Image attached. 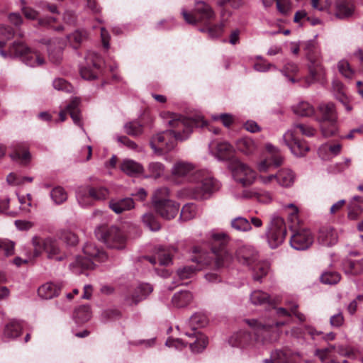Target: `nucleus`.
Returning <instances> with one entry per match:
<instances>
[{"label":"nucleus","instance_id":"nucleus-1","mask_svg":"<svg viewBox=\"0 0 363 363\" xmlns=\"http://www.w3.org/2000/svg\"><path fill=\"white\" fill-rule=\"evenodd\" d=\"M162 117L172 129L157 134L150 140L151 148L159 154L174 149L177 140L187 139L194 127H203L206 125V121L203 119L200 121L198 119L188 118L176 113H164Z\"/></svg>","mask_w":363,"mask_h":363},{"label":"nucleus","instance_id":"nucleus-2","mask_svg":"<svg viewBox=\"0 0 363 363\" xmlns=\"http://www.w3.org/2000/svg\"><path fill=\"white\" fill-rule=\"evenodd\" d=\"M192 179L187 191L193 199H206L219 189L218 182L203 171L198 172Z\"/></svg>","mask_w":363,"mask_h":363},{"label":"nucleus","instance_id":"nucleus-3","mask_svg":"<svg viewBox=\"0 0 363 363\" xmlns=\"http://www.w3.org/2000/svg\"><path fill=\"white\" fill-rule=\"evenodd\" d=\"M85 257L78 256L74 261L70 263L69 267L76 274H80L83 269L94 268V261L103 262L107 259L104 251L99 249L95 244L88 242L83 247Z\"/></svg>","mask_w":363,"mask_h":363},{"label":"nucleus","instance_id":"nucleus-4","mask_svg":"<svg viewBox=\"0 0 363 363\" xmlns=\"http://www.w3.org/2000/svg\"><path fill=\"white\" fill-rule=\"evenodd\" d=\"M206 323V318L201 313H194L188 320L187 325L192 331L185 332V335L189 337L195 339L193 342L189 343L192 352H201L208 345L207 337L196 331L197 328L205 326Z\"/></svg>","mask_w":363,"mask_h":363},{"label":"nucleus","instance_id":"nucleus-5","mask_svg":"<svg viewBox=\"0 0 363 363\" xmlns=\"http://www.w3.org/2000/svg\"><path fill=\"white\" fill-rule=\"evenodd\" d=\"M306 57L309 62L308 69L309 75L306 78V83L311 84L320 80L325 75V69L320 60V52L315 47L313 42L309 41L306 44Z\"/></svg>","mask_w":363,"mask_h":363},{"label":"nucleus","instance_id":"nucleus-6","mask_svg":"<svg viewBox=\"0 0 363 363\" xmlns=\"http://www.w3.org/2000/svg\"><path fill=\"white\" fill-rule=\"evenodd\" d=\"M213 240L212 251L215 255V264L217 268L228 266L233 260V256L226 248L230 240L225 233H213L211 235Z\"/></svg>","mask_w":363,"mask_h":363},{"label":"nucleus","instance_id":"nucleus-7","mask_svg":"<svg viewBox=\"0 0 363 363\" xmlns=\"http://www.w3.org/2000/svg\"><path fill=\"white\" fill-rule=\"evenodd\" d=\"M95 234L109 248L122 250L125 247L126 238L116 226H99L95 230Z\"/></svg>","mask_w":363,"mask_h":363},{"label":"nucleus","instance_id":"nucleus-8","mask_svg":"<svg viewBox=\"0 0 363 363\" xmlns=\"http://www.w3.org/2000/svg\"><path fill=\"white\" fill-rule=\"evenodd\" d=\"M32 244L34 247L33 257H38L43 251L47 253L49 259L62 261L65 258V255L62 252L59 243L56 239L46 238L43 239L35 236L32 238Z\"/></svg>","mask_w":363,"mask_h":363},{"label":"nucleus","instance_id":"nucleus-9","mask_svg":"<svg viewBox=\"0 0 363 363\" xmlns=\"http://www.w3.org/2000/svg\"><path fill=\"white\" fill-rule=\"evenodd\" d=\"M182 15L186 23L191 25H196L198 23L208 24L216 16L211 6L203 1L195 2L193 13L183 9Z\"/></svg>","mask_w":363,"mask_h":363},{"label":"nucleus","instance_id":"nucleus-10","mask_svg":"<svg viewBox=\"0 0 363 363\" xmlns=\"http://www.w3.org/2000/svg\"><path fill=\"white\" fill-rule=\"evenodd\" d=\"M286 235V227L284 219L272 216L267 230V241L271 248H277L281 245Z\"/></svg>","mask_w":363,"mask_h":363},{"label":"nucleus","instance_id":"nucleus-11","mask_svg":"<svg viewBox=\"0 0 363 363\" xmlns=\"http://www.w3.org/2000/svg\"><path fill=\"white\" fill-rule=\"evenodd\" d=\"M266 155L258 164V170L261 172H266L272 169L277 168L284 162V157L281 155L278 147L271 143L265 145Z\"/></svg>","mask_w":363,"mask_h":363},{"label":"nucleus","instance_id":"nucleus-12","mask_svg":"<svg viewBox=\"0 0 363 363\" xmlns=\"http://www.w3.org/2000/svg\"><path fill=\"white\" fill-rule=\"evenodd\" d=\"M230 169L235 180L243 186L250 185L255 179V172L248 165L238 160L231 162Z\"/></svg>","mask_w":363,"mask_h":363},{"label":"nucleus","instance_id":"nucleus-13","mask_svg":"<svg viewBox=\"0 0 363 363\" xmlns=\"http://www.w3.org/2000/svg\"><path fill=\"white\" fill-rule=\"evenodd\" d=\"M200 171L196 170V167L192 162L178 160L173 164L171 174L174 179L189 184L193 180L192 177Z\"/></svg>","mask_w":363,"mask_h":363},{"label":"nucleus","instance_id":"nucleus-14","mask_svg":"<svg viewBox=\"0 0 363 363\" xmlns=\"http://www.w3.org/2000/svg\"><path fill=\"white\" fill-rule=\"evenodd\" d=\"M86 65L81 67L82 78L87 80L94 79L99 74L102 64L101 57L94 51H89L85 57Z\"/></svg>","mask_w":363,"mask_h":363},{"label":"nucleus","instance_id":"nucleus-15","mask_svg":"<svg viewBox=\"0 0 363 363\" xmlns=\"http://www.w3.org/2000/svg\"><path fill=\"white\" fill-rule=\"evenodd\" d=\"M293 234L290 239L291 246L297 250H305L313 242V237L309 230L300 228L292 230Z\"/></svg>","mask_w":363,"mask_h":363},{"label":"nucleus","instance_id":"nucleus-16","mask_svg":"<svg viewBox=\"0 0 363 363\" xmlns=\"http://www.w3.org/2000/svg\"><path fill=\"white\" fill-rule=\"evenodd\" d=\"M284 144L290 149L291 153L296 157L304 156L309 150L306 143L293 135V132L286 131L283 135Z\"/></svg>","mask_w":363,"mask_h":363},{"label":"nucleus","instance_id":"nucleus-17","mask_svg":"<svg viewBox=\"0 0 363 363\" xmlns=\"http://www.w3.org/2000/svg\"><path fill=\"white\" fill-rule=\"evenodd\" d=\"M153 290L152 286L147 283L141 284L134 290L131 295L125 298L126 304L129 306L136 305L142 300L146 298Z\"/></svg>","mask_w":363,"mask_h":363},{"label":"nucleus","instance_id":"nucleus-18","mask_svg":"<svg viewBox=\"0 0 363 363\" xmlns=\"http://www.w3.org/2000/svg\"><path fill=\"white\" fill-rule=\"evenodd\" d=\"M236 257L239 262L243 265L251 266L257 261V252L250 245H244L238 249Z\"/></svg>","mask_w":363,"mask_h":363},{"label":"nucleus","instance_id":"nucleus-19","mask_svg":"<svg viewBox=\"0 0 363 363\" xmlns=\"http://www.w3.org/2000/svg\"><path fill=\"white\" fill-rule=\"evenodd\" d=\"M180 208L179 203L174 201H167L154 208L155 212L162 218L165 220H172L174 218Z\"/></svg>","mask_w":363,"mask_h":363},{"label":"nucleus","instance_id":"nucleus-20","mask_svg":"<svg viewBox=\"0 0 363 363\" xmlns=\"http://www.w3.org/2000/svg\"><path fill=\"white\" fill-rule=\"evenodd\" d=\"M354 9L352 0H337L335 16L339 19L348 18L353 15Z\"/></svg>","mask_w":363,"mask_h":363},{"label":"nucleus","instance_id":"nucleus-21","mask_svg":"<svg viewBox=\"0 0 363 363\" xmlns=\"http://www.w3.org/2000/svg\"><path fill=\"white\" fill-rule=\"evenodd\" d=\"M246 323L252 328L253 333H255L256 341L264 342L265 335L270 332V329L272 325L263 324L257 320H246Z\"/></svg>","mask_w":363,"mask_h":363},{"label":"nucleus","instance_id":"nucleus-22","mask_svg":"<svg viewBox=\"0 0 363 363\" xmlns=\"http://www.w3.org/2000/svg\"><path fill=\"white\" fill-rule=\"evenodd\" d=\"M318 241L323 246H332L337 242V233L330 227H323L319 231Z\"/></svg>","mask_w":363,"mask_h":363},{"label":"nucleus","instance_id":"nucleus-23","mask_svg":"<svg viewBox=\"0 0 363 363\" xmlns=\"http://www.w3.org/2000/svg\"><path fill=\"white\" fill-rule=\"evenodd\" d=\"M209 147L215 156L220 160L228 159L232 154L233 147L227 142L211 143Z\"/></svg>","mask_w":363,"mask_h":363},{"label":"nucleus","instance_id":"nucleus-24","mask_svg":"<svg viewBox=\"0 0 363 363\" xmlns=\"http://www.w3.org/2000/svg\"><path fill=\"white\" fill-rule=\"evenodd\" d=\"M21 54L24 55L22 61L30 67L40 66L44 64V58L37 51H33L28 48H22Z\"/></svg>","mask_w":363,"mask_h":363},{"label":"nucleus","instance_id":"nucleus-25","mask_svg":"<svg viewBox=\"0 0 363 363\" xmlns=\"http://www.w3.org/2000/svg\"><path fill=\"white\" fill-rule=\"evenodd\" d=\"M110 208L117 214L130 211L135 207V202L131 198H124L119 200H111L109 202Z\"/></svg>","mask_w":363,"mask_h":363},{"label":"nucleus","instance_id":"nucleus-26","mask_svg":"<svg viewBox=\"0 0 363 363\" xmlns=\"http://www.w3.org/2000/svg\"><path fill=\"white\" fill-rule=\"evenodd\" d=\"M121 170L127 175L137 177L144 172V168L140 163L133 160H124L121 164Z\"/></svg>","mask_w":363,"mask_h":363},{"label":"nucleus","instance_id":"nucleus-27","mask_svg":"<svg viewBox=\"0 0 363 363\" xmlns=\"http://www.w3.org/2000/svg\"><path fill=\"white\" fill-rule=\"evenodd\" d=\"M60 289L58 284L48 282L38 288V293L42 298L51 299L59 295Z\"/></svg>","mask_w":363,"mask_h":363},{"label":"nucleus","instance_id":"nucleus-28","mask_svg":"<svg viewBox=\"0 0 363 363\" xmlns=\"http://www.w3.org/2000/svg\"><path fill=\"white\" fill-rule=\"evenodd\" d=\"M318 111L321 115V117L318 119V122L337 121L335 105L333 103H323L320 104Z\"/></svg>","mask_w":363,"mask_h":363},{"label":"nucleus","instance_id":"nucleus-29","mask_svg":"<svg viewBox=\"0 0 363 363\" xmlns=\"http://www.w3.org/2000/svg\"><path fill=\"white\" fill-rule=\"evenodd\" d=\"M169 190L167 187H160L156 189L151 198L152 206L153 208L167 203V201H172V200L169 199Z\"/></svg>","mask_w":363,"mask_h":363},{"label":"nucleus","instance_id":"nucleus-30","mask_svg":"<svg viewBox=\"0 0 363 363\" xmlns=\"http://www.w3.org/2000/svg\"><path fill=\"white\" fill-rule=\"evenodd\" d=\"M22 326L20 323L12 320L6 324L3 332V338L5 340H10L18 337L21 333Z\"/></svg>","mask_w":363,"mask_h":363},{"label":"nucleus","instance_id":"nucleus-31","mask_svg":"<svg viewBox=\"0 0 363 363\" xmlns=\"http://www.w3.org/2000/svg\"><path fill=\"white\" fill-rule=\"evenodd\" d=\"M342 268L345 274L349 275H358L363 272V259H346L342 263Z\"/></svg>","mask_w":363,"mask_h":363},{"label":"nucleus","instance_id":"nucleus-32","mask_svg":"<svg viewBox=\"0 0 363 363\" xmlns=\"http://www.w3.org/2000/svg\"><path fill=\"white\" fill-rule=\"evenodd\" d=\"M236 147L239 151L247 155L253 154L257 149L256 143L247 137L239 139L236 143Z\"/></svg>","mask_w":363,"mask_h":363},{"label":"nucleus","instance_id":"nucleus-33","mask_svg":"<svg viewBox=\"0 0 363 363\" xmlns=\"http://www.w3.org/2000/svg\"><path fill=\"white\" fill-rule=\"evenodd\" d=\"M295 180L294 172L287 168H284L277 173V182L281 186L289 187L291 186Z\"/></svg>","mask_w":363,"mask_h":363},{"label":"nucleus","instance_id":"nucleus-34","mask_svg":"<svg viewBox=\"0 0 363 363\" xmlns=\"http://www.w3.org/2000/svg\"><path fill=\"white\" fill-rule=\"evenodd\" d=\"M79 98L74 97L72 99L70 103L67 105L65 109L70 115V117L72 118L74 124L79 126H82V125L81 123V113L79 109Z\"/></svg>","mask_w":363,"mask_h":363},{"label":"nucleus","instance_id":"nucleus-35","mask_svg":"<svg viewBox=\"0 0 363 363\" xmlns=\"http://www.w3.org/2000/svg\"><path fill=\"white\" fill-rule=\"evenodd\" d=\"M193 299L192 294L188 291H181L176 293L172 297V304L177 308H183L188 306Z\"/></svg>","mask_w":363,"mask_h":363},{"label":"nucleus","instance_id":"nucleus-36","mask_svg":"<svg viewBox=\"0 0 363 363\" xmlns=\"http://www.w3.org/2000/svg\"><path fill=\"white\" fill-rule=\"evenodd\" d=\"M250 334L240 331L232 335L229 339V343L233 347H245L250 344Z\"/></svg>","mask_w":363,"mask_h":363},{"label":"nucleus","instance_id":"nucleus-37","mask_svg":"<svg viewBox=\"0 0 363 363\" xmlns=\"http://www.w3.org/2000/svg\"><path fill=\"white\" fill-rule=\"evenodd\" d=\"M90 186L80 187L76 192L77 201L82 207H86L93 204V198L89 195Z\"/></svg>","mask_w":363,"mask_h":363},{"label":"nucleus","instance_id":"nucleus-38","mask_svg":"<svg viewBox=\"0 0 363 363\" xmlns=\"http://www.w3.org/2000/svg\"><path fill=\"white\" fill-rule=\"evenodd\" d=\"M287 131L293 132V135L296 136H297L298 133H301L306 137H312L316 132L313 127L303 123H294Z\"/></svg>","mask_w":363,"mask_h":363},{"label":"nucleus","instance_id":"nucleus-39","mask_svg":"<svg viewBox=\"0 0 363 363\" xmlns=\"http://www.w3.org/2000/svg\"><path fill=\"white\" fill-rule=\"evenodd\" d=\"M295 114L300 116L309 117L314 114L315 109L313 106L306 101H301L292 107Z\"/></svg>","mask_w":363,"mask_h":363},{"label":"nucleus","instance_id":"nucleus-40","mask_svg":"<svg viewBox=\"0 0 363 363\" xmlns=\"http://www.w3.org/2000/svg\"><path fill=\"white\" fill-rule=\"evenodd\" d=\"M142 222L143 225L151 231H158L161 228L157 217L152 212H147L143 215Z\"/></svg>","mask_w":363,"mask_h":363},{"label":"nucleus","instance_id":"nucleus-41","mask_svg":"<svg viewBox=\"0 0 363 363\" xmlns=\"http://www.w3.org/2000/svg\"><path fill=\"white\" fill-rule=\"evenodd\" d=\"M148 174L145 176V178L157 179L161 177L164 172V166L159 162H152L147 166Z\"/></svg>","mask_w":363,"mask_h":363},{"label":"nucleus","instance_id":"nucleus-42","mask_svg":"<svg viewBox=\"0 0 363 363\" xmlns=\"http://www.w3.org/2000/svg\"><path fill=\"white\" fill-rule=\"evenodd\" d=\"M231 227L241 232H247L252 230V226L249 220L244 217H237L233 218L230 222Z\"/></svg>","mask_w":363,"mask_h":363},{"label":"nucleus","instance_id":"nucleus-43","mask_svg":"<svg viewBox=\"0 0 363 363\" xmlns=\"http://www.w3.org/2000/svg\"><path fill=\"white\" fill-rule=\"evenodd\" d=\"M319 123L321 133L325 138L333 136L337 130L336 121H327Z\"/></svg>","mask_w":363,"mask_h":363},{"label":"nucleus","instance_id":"nucleus-44","mask_svg":"<svg viewBox=\"0 0 363 363\" xmlns=\"http://www.w3.org/2000/svg\"><path fill=\"white\" fill-rule=\"evenodd\" d=\"M89 195L92 196L93 200L104 201L106 200L109 196V190L103 186L91 187L89 190Z\"/></svg>","mask_w":363,"mask_h":363},{"label":"nucleus","instance_id":"nucleus-45","mask_svg":"<svg viewBox=\"0 0 363 363\" xmlns=\"http://www.w3.org/2000/svg\"><path fill=\"white\" fill-rule=\"evenodd\" d=\"M269 266L267 262H257L253 267V279L260 281L262 278L266 276L269 272Z\"/></svg>","mask_w":363,"mask_h":363},{"label":"nucleus","instance_id":"nucleus-46","mask_svg":"<svg viewBox=\"0 0 363 363\" xmlns=\"http://www.w3.org/2000/svg\"><path fill=\"white\" fill-rule=\"evenodd\" d=\"M91 312L89 306H82L75 310L74 317L78 323H85L91 318Z\"/></svg>","mask_w":363,"mask_h":363},{"label":"nucleus","instance_id":"nucleus-47","mask_svg":"<svg viewBox=\"0 0 363 363\" xmlns=\"http://www.w3.org/2000/svg\"><path fill=\"white\" fill-rule=\"evenodd\" d=\"M250 300L255 305H263L270 303L269 294L262 291H255L250 295Z\"/></svg>","mask_w":363,"mask_h":363},{"label":"nucleus","instance_id":"nucleus-48","mask_svg":"<svg viewBox=\"0 0 363 363\" xmlns=\"http://www.w3.org/2000/svg\"><path fill=\"white\" fill-rule=\"evenodd\" d=\"M86 38V32L81 30H76L68 36L69 42L74 49H77Z\"/></svg>","mask_w":363,"mask_h":363},{"label":"nucleus","instance_id":"nucleus-49","mask_svg":"<svg viewBox=\"0 0 363 363\" xmlns=\"http://www.w3.org/2000/svg\"><path fill=\"white\" fill-rule=\"evenodd\" d=\"M50 196L56 204H61L67 199V192L63 188L60 186L52 189L50 192Z\"/></svg>","mask_w":363,"mask_h":363},{"label":"nucleus","instance_id":"nucleus-50","mask_svg":"<svg viewBox=\"0 0 363 363\" xmlns=\"http://www.w3.org/2000/svg\"><path fill=\"white\" fill-rule=\"evenodd\" d=\"M196 215V206L192 203H187L184 205L182 208L180 219L186 221L194 218Z\"/></svg>","mask_w":363,"mask_h":363},{"label":"nucleus","instance_id":"nucleus-51","mask_svg":"<svg viewBox=\"0 0 363 363\" xmlns=\"http://www.w3.org/2000/svg\"><path fill=\"white\" fill-rule=\"evenodd\" d=\"M124 128L125 133L132 136H138L143 133V126L137 121L128 123Z\"/></svg>","mask_w":363,"mask_h":363},{"label":"nucleus","instance_id":"nucleus-52","mask_svg":"<svg viewBox=\"0 0 363 363\" xmlns=\"http://www.w3.org/2000/svg\"><path fill=\"white\" fill-rule=\"evenodd\" d=\"M337 68L339 72L345 78L351 79L354 75V70L351 68L348 61L342 60L337 63Z\"/></svg>","mask_w":363,"mask_h":363},{"label":"nucleus","instance_id":"nucleus-53","mask_svg":"<svg viewBox=\"0 0 363 363\" xmlns=\"http://www.w3.org/2000/svg\"><path fill=\"white\" fill-rule=\"evenodd\" d=\"M320 280L325 284H335L340 280V275L335 272H326L321 275Z\"/></svg>","mask_w":363,"mask_h":363},{"label":"nucleus","instance_id":"nucleus-54","mask_svg":"<svg viewBox=\"0 0 363 363\" xmlns=\"http://www.w3.org/2000/svg\"><path fill=\"white\" fill-rule=\"evenodd\" d=\"M52 86L55 89L58 91H63L67 93L73 91L72 84L62 78L55 79L52 82Z\"/></svg>","mask_w":363,"mask_h":363},{"label":"nucleus","instance_id":"nucleus-55","mask_svg":"<svg viewBox=\"0 0 363 363\" xmlns=\"http://www.w3.org/2000/svg\"><path fill=\"white\" fill-rule=\"evenodd\" d=\"M22 48H24L28 47L21 41L13 42L9 48V55L21 57L22 60L24 55L21 54V52L23 50Z\"/></svg>","mask_w":363,"mask_h":363},{"label":"nucleus","instance_id":"nucleus-56","mask_svg":"<svg viewBox=\"0 0 363 363\" xmlns=\"http://www.w3.org/2000/svg\"><path fill=\"white\" fill-rule=\"evenodd\" d=\"M60 238L68 245H75L78 242L77 236L69 230H62Z\"/></svg>","mask_w":363,"mask_h":363},{"label":"nucleus","instance_id":"nucleus-57","mask_svg":"<svg viewBox=\"0 0 363 363\" xmlns=\"http://www.w3.org/2000/svg\"><path fill=\"white\" fill-rule=\"evenodd\" d=\"M306 332L311 335L313 338H315V335H322V338L325 341H330L333 340L335 337V334L334 333H328L325 335H323V333L321 331H317L315 329L311 326H306Z\"/></svg>","mask_w":363,"mask_h":363},{"label":"nucleus","instance_id":"nucleus-58","mask_svg":"<svg viewBox=\"0 0 363 363\" xmlns=\"http://www.w3.org/2000/svg\"><path fill=\"white\" fill-rule=\"evenodd\" d=\"M0 250H3L6 257L14 253V242L7 239H0Z\"/></svg>","mask_w":363,"mask_h":363},{"label":"nucleus","instance_id":"nucleus-59","mask_svg":"<svg viewBox=\"0 0 363 363\" xmlns=\"http://www.w3.org/2000/svg\"><path fill=\"white\" fill-rule=\"evenodd\" d=\"M348 210L347 217L350 220L357 219L359 215L363 212V208L361 206L354 204L352 202L349 204Z\"/></svg>","mask_w":363,"mask_h":363},{"label":"nucleus","instance_id":"nucleus-60","mask_svg":"<svg viewBox=\"0 0 363 363\" xmlns=\"http://www.w3.org/2000/svg\"><path fill=\"white\" fill-rule=\"evenodd\" d=\"M11 157L13 160H19L21 162L26 164L30 160V154L28 150H24L22 153L18 151H16L14 153L11 155Z\"/></svg>","mask_w":363,"mask_h":363},{"label":"nucleus","instance_id":"nucleus-61","mask_svg":"<svg viewBox=\"0 0 363 363\" xmlns=\"http://www.w3.org/2000/svg\"><path fill=\"white\" fill-rule=\"evenodd\" d=\"M157 259L160 265H168L172 262V257L169 253L164 249H159L157 252Z\"/></svg>","mask_w":363,"mask_h":363},{"label":"nucleus","instance_id":"nucleus-62","mask_svg":"<svg viewBox=\"0 0 363 363\" xmlns=\"http://www.w3.org/2000/svg\"><path fill=\"white\" fill-rule=\"evenodd\" d=\"M200 269L201 268H196L191 266L184 267V268L178 269L177 274L181 279H185L189 278L194 271Z\"/></svg>","mask_w":363,"mask_h":363},{"label":"nucleus","instance_id":"nucleus-63","mask_svg":"<svg viewBox=\"0 0 363 363\" xmlns=\"http://www.w3.org/2000/svg\"><path fill=\"white\" fill-rule=\"evenodd\" d=\"M14 35L13 29L9 26L0 25V39L10 40Z\"/></svg>","mask_w":363,"mask_h":363},{"label":"nucleus","instance_id":"nucleus-64","mask_svg":"<svg viewBox=\"0 0 363 363\" xmlns=\"http://www.w3.org/2000/svg\"><path fill=\"white\" fill-rule=\"evenodd\" d=\"M345 322L344 316L342 312H338L333 315L330 318V324L333 328L341 327Z\"/></svg>","mask_w":363,"mask_h":363}]
</instances>
